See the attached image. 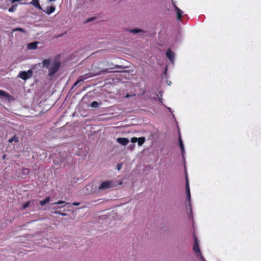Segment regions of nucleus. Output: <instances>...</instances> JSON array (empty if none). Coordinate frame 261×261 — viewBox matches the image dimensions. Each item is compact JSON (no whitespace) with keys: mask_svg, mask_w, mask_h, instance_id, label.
<instances>
[{"mask_svg":"<svg viewBox=\"0 0 261 261\" xmlns=\"http://www.w3.org/2000/svg\"><path fill=\"white\" fill-rule=\"evenodd\" d=\"M116 186L117 184L114 180H106L101 183L99 186L98 190L99 191H105L114 188Z\"/></svg>","mask_w":261,"mask_h":261,"instance_id":"nucleus-1","label":"nucleus"},{"mask_svg":"<svg viewBox=\"0 0 261 261\" xmlns=\"http://www.w3.org/2000/svg\"><path fill=\"white\" fill-rule=\"evenodd\" d=\"M60 66L61 63L59 61H54L51 66L48 68V76H51L55 74L59 70Z\"/></svg>","mask_w":261,"mask_h":261,"instance_id":"nucleus-2","label":"nucleus"},{"mask_svg":"<svg viewBox=\"0 0 261 261\" xmlns=\"http://www.w3.org/2000/svg\"><path fill=\"white\" fill-rule=\"evenodd\" d=\"M33 75V71L29 69L27 71H21L19 73L18 76L23 80H27L31 78Z\"/></svg>","mask_w":261,"mask_h":261,"instance_id":"nucleus-3","label":"nucleus"},{"mask_svg":"<svg viewBox=\"0 0 261 261\" xmlns=\"http://www.w3.org/2000/svg\"><path fill=\"white\" fill-rule=\"evenodd\" d=\"M193 250L195 254L198 259H200L201 261H206V260L204 259V258L202 255L199 246H193Z\"/></svg>","mask_w":261,"mask_h":261,"instance_id":"nucleus-4","label":"nucleus"},{"mask_svg":"<svg viewBox=\"0 0 261 261\" xmlns=\"http://www.w3.org/2000/svg\"><path fill=\"white\" fill-rule=\"evenodd\" d=\"M145 141V138L144 137H140L138 138L136 137H133L131 139V142L133 143H136L138 142V144L139 146H142Z\"/></svg>","mask_w":261,"mask_h":261,"instance_id":"nucleus-5","label":"nucleus"},{"mask_svg":"<svg viewBox=\"0 0 261 261\" xmlns=\"http://www.w3.org/2000/svg\"><path fill=\"white\" fill-rule=\"evenodd\" d=\"M173 6L175 10L177 12V20H181L182 15V11L175 5V3L172 1Z\"/></svg>","mask_w":261,"mask_h":261,"instance_id":"nucleus-6","label":"nucleus"},{"mask_svg":"<svg viewBox=\"0 0 261 261\" xmlns=\"http://www.w3.org/2000/svg\"><path fill=\"white\" fill-rule=\"evenodd\" d=\"M56 10V7L54 5H51L50 7H46L45 10H42L46 14L50 15L55 12Z\"/></svg>","mask_w":261,"mask_h":261,"instance_id":"nucleus-7","label":"nucleus"},{"mask_svg":"<svg viewBox=\"0 0 261 261\" xmlns=\"http://www.w3.org/2000/svg\"><path fill=\"white\" fill-rule=\"evenodd\" d=\"M166 55L170 62H173L174 60V54L170 49H168L167 50Z\"/></svg>","mask_w":261,"mask_h":261,"instance_id":"nucleus-8","label":"nucleus"},{"mask_svg":"<svg viewBox=\"0 0 261 261\" xmlns=\"http://www.w3.org/2000/svg\"><path fill=\"white\" fill-rule=\"evenodd\" d=\"M186 190L187 192V198L189 201L190 205V201H191V193H190V186H189V183L188 180V179L187 178L186 180Z\"/></svg>","mask_w":261,"mask_h":261,"instance_id":"nucleus-9","label":"nucleus"},{"mask_svg":"<svg viewBox=\"0 0 261 261\" xmlns=\"http://www.w3.org/2000/svg\"><path fill=\"white\" fill-rule=\"evenodd\" d=\"M87 74H85L84 76H81L79 77L78 80L76 81V82L74 84V85L72 87V89H73L78 84L81 82H83L85 80L87 79L88 77H90L91 76H86Z\"/></svg>","mask_w":261,"mask_h":261,"instance_id":"nucleus-10","label":"nucleus"},{"mask_svg":"<svg viewBox=\"0 0 261 261\" xmlns=\"http://www.w3.org/2000/svg\"><path fill=\"white\" fill-rule=\"evenodd\" d=\"M117 142L122 145H126L129 142V140L126 138H118Z\"/></svg>","mask_w":261,"mask_h":261,"instance_id":"nucleus-11","label":"nucleus"},{"mask_svg":"<svg viewBox=\"0 0 261 261\" xmlns=\"http://www.w3.org/2000/svg\"><path fill=\"white\" fill-rule=\"evenodd\" d=\"M114 68H113V67H109V68L107 67L106 68L100 69V70H99L98 72H96L94 74V75H100V74H101L102 73H106L111 72V71H109V69H114Z\"/></svg>","mask_w":261,"mask_h":261,"instance_id":"nucleus-12","label":"nucleus"},{"mask_svg":"<svg viewBox=\"0 0 261 261\" xmlns=\"http://www.w3.org/2000/svg\"><path fill=\"white\" fill-rule=\"evenodd\" d=\"M29 4L33 5L38 10H42V8L39 4V0H32L31 2L29 3Z\"/></svg>","mask_w":261,"mask_h":261,"instance_id":"nucleus-13","label":"nucleus"},{"mask_svg":"<svg viewBox=\"0 0 261 261\" xmlns=\"http://www.w3.org/2000/svg\"><path fill=\"white\" fill-rule=\"evenodd\" d=\"M0 97L5 98L7 100H10L11 96L7 92L0 90Z\"/></svg>","mask_w":261,"mask_h":261,"instance_id":"nucleus-14","label":"nucleus"},{"mask_svg":"<svg viewBox=\"0 0 261 261\" xmlns=\"http://www.w3.org/2000/svg\"><path fill=\"white\" fill-rule=\"evenodd\" d=\"M51 60L50 59H45L42 61V65L43 67L48 68L50 65Z\"/></svg>","mask_w":261,"mask_h":261,"instance_id":"nucleus-15","label":"nucleus"},{"mask_svg":"<svg viewBox=\"0 0 261 261\" xmlns=\"http://www.w3.org/2000/svg\"><path fill=\"white\" fill-rule=\"evenodd\" d=\"M28 48L31 49H35L37 48V43L33 42L28 44Z\"/></svg>","mask_w":261,"mask_h":261,"instance_id":"nucleus-16","label":"nucleus"},{"mask_svg":"<svg viewBox=\"0 0 261 261\" xmlns=\"http://www.w3.org/2000/svg\"><path fill=\"white\" fill-rule=\"evenodd\" d=\"M13 141H14L15 143H18L19 142L18 138L16 136V135H14L13 137L10 138L8 141L9 143H12Z\"/></svg>","mask_w":261,"mask_h":261,"instance_id":"nucleus-17","label":"nucleus"},{"mask_svg":"<svg viewBox=\"0 0 261 261\" xmlns=\"http://www.w3.org/2000/svg\"><path fill=\"white\" fill-rule=\"evenodd\" d=\"M50 200V197H47L44 200L40 201V204L42 206L44 205L46 203H48Z\"/></svg>","mask_w":261,"mask_h":261,"instance_id":"nucleus-18","label":"nucleus"},{"mask_svg":"<svg viewBox=\"0 0 261 261\" xmlns=\"http://www.w3.org/2000/svg\"><path fill=\"white\" fill-rule=\"evenodd\" d=\"M193 238H194V240L193 245H199L200 241L198 240L197 237L196 236L194 232V234H193Z\"/></svg>","mask_w":261,"mask_h":261,"instance_id":"nucleus-19","label":"nucleus"},{"mask_svg":"<svg viewBox=\"0 0 261 261\" xmlns=\"http://www.w3.org/2000/svg\"><path fill=\"white\" fill-rule=\"evenodd\" d=\"M130 32L136 34V33L141 32V30L138 29H132V30H130Z\"/></svg>","mask_w":261,"mask_h":261,"instance_id":"nucleus-20","label":"nucleus"},{"mask_svg":"<svg viewBox=\"0 0 261 261\" xmlns=\"http://www.w3.org/2000/svg\"><path fill=\"white\" fill-rule=\"evenodd\" d=\"M63 203H66V204H69V203H66L65 202V201H62V200H59L58 201V202H55L53 204H63Z\"/></svg>","mask_w":261,"mask_h":261,"instance_id":"nucleus-21","label":"nucleus"},{"mask_svg":"<svg viewBox=\"0 0 261 261\" xmlns=\"http://www.w3.org/2000/svg\"><path fill=\"white\" fill-rule=\"evenodd\" d=\"M30 204V201L27 202L23 205V209H25L28 207Z\"/></svg>","mask_w":261,"mask_h":261,"instance_id":"nucleus-22","label":"nucleus"},{"mask_svg":"<svg viewBox=\"0 0 261 261\" xmlns=\"http://www.w3.org/2000/svg\"><path fill=\"white\" fill-rule=\"evenodd\" d=\"M20 31V32H24V30L23 29L21 28H16L14 30V31Z\"/></svg>","mask_w":261,"mask_h":261,"instance_id":"nucleus-23","label":"nucleus"},{"mask_svg":"<svg viewBox=\"0 0 261 261\" xmlns=\"http://www.w3.org/2000/svg\"><path fill=\"white\" fill-rule=\"evenodd\" d=\"M91 106L93 107H96L98 106V103L96 101H93L92 102Z\"/></svg>","mask_w":261,"mask_h":261,"instance_id":"nucleus-24","label":"nucleus"},{"mask_svg":"<svg viewBox=\"0 0 261 261\" xmlns=\"http://www.w3.org/2000/svg\"><path fill=\"white\" fill-rule=\"evenodd\" d=\"M99 64L100 65L102 64V65H104V66H106L107 67V65L108 64V63L106 61H103V62H100L99 63Z\"/></svg>","mask_w":261,"mask_h":261,"instance_id":"nucleus-25","label":"nucleus"},{"mask_svg":"<svg viewBox=\"0 0 261 261\" xmlns=\"http://www.w3.org/2000/svg\"><path fill=\"white\" fill-rule=\"evenodd\" d=\"M117 168L118 170H120L122 168V165L121 164H118L117 165Z\"/></svg>","mask_w":261,"mask_h":261,"instance_id":"nucleus-26","label":"nucleus"},{"mask_svg":"<svg viewBox=\"0 0 261 261\" xmlns=\"http://www.w3.org/2000/svg\"><path fill=\"white\" fill-rule=\"evenodd\" d=\"M80 204V202H74L73 203H72V205H74V206H78Z\"/></svg>","mask_w":261,"mask_h":261,"instance_id":"nucleus-27","label":"nucleus"},{"mask_svg":"<svg viewBox=\"0 0 261 261\" xmlns=\"http://www.w3.org/2000/svg\"><path fill=\"white\" fill-rule=\"evenodd\" d=\"M182 144H183V142H182V140L181 139L180 137H179V145H181Z\"/></svg>","mask_w":261,"mask_h":261,"instance_id":"nucleus-28","label":"nucleus"},{"mask_svg":"<svg viewBox=\"0 0 261 261\" xmlns=\"http://www.w3.org/2000/svg\"><path fill=\"white\" fill-rule=\"evenodd\" d=\"M179 146H180V149H181V151L182 152L184 151V144H182L181 145H180Z\"/></svg>","mask_w":261,"mask_h":261,"instance_id":"nucleus-29","label":"nucleus"},{"mask_svg":"<svg viewBox=\"0 0 261 261\" xmlns=\"http://www.w3.org/2000/svg\"><path fill=\"white\" fill-rule=\"evenodd\" d=\"M14 9L13 7H11V8L9 9V12H13V11H14Z\"/></svg>","mask_w":261,"mask_h":261,"instance_id":"nucleus-30","label":"nucleus"},{"mask_svg":"<svg viewBox=\"0 0 261 261\" xmlns=\"http://www.w3.org/2000/svg\"><path fill=\"white\" fill-rule=\"evenodd\" d=\"M93 18H89L87 21L86 22H89L90 21H91L92 20H93Z\"/></svg>","mask_w":261,"mask_h":261,"instance_id":"nucleus-31","label":"nucleus"},{"mask_svg":"<svg viewBox=\"0 0 261 261\" xmlns=\"http://www.w3.org/2000/svg\"><path fill=\"white\" fill-rule=\"evenodd\" d=\"M20 0H12L13 2H19Z\"/></svg>","mask_w":261,"mask_h":261,"instance_id":"nucleus-32","label":"nucleus"},{"mask_svg":"<svg viewBox=\"0 0 261 261\" xmlns=\"http://www.w3.org/2000/svg\"><path fill=\"white\" fill-rule=\"evenodd\" d=\"M159 100L162 102V98L161 97H159Z\"/></svg>","mask_w":261,"mask_h":261,"instance_id":"nucleus-33","label":"nucleus"},{"mask_svg":"<svg viewBox=\"0 0 261 261\" xmlns=\"http://www.w3.org/2000/svg\"><path fill=\"white\" fill-rule=\"evenodd\" d=\"M48 1L49 2H54V1H55L56 0H48Z\"/></svg>","mask_w":261,"mask_h":261,"instance_id":"nucleus-34","label":"nucleus"},{"mask_svg":"<svg viewBox=\"0 0 261 261\" xmlns=\"http://www.w3.org/2000/svg\"><path fill=\"white\" fill-rule=\"evenodd\" d=\"M24 170L27 171L28 172L29 171V170L27 168H24Z\"/></svg>","mask_w":261,"mask_h":261,"instance_id":"nucleus-35","label":"nucleus"},{"mask_svg":"<svg viewBox=\"0 0 261 261\" xmlns=\"http://www.w3.org/2000/svg\"><path fill=\"white\" fill-rule=\"evenodd\" d=\"M118 67H119V66H117L115 68H118Z\"/></svg>","mask_w":261,"mask_h":261,"instance_id":"nucleus-36","label":"nucleus"},{"mask_svg":"<svg viewBox=\"0 0 261 261\" xmlns=\"http://www.w3.org/2000/svg\"><path fill=\"white\" fill-rule=\"evenodd\" d=\"M62 216H65V214H64H64H62Z\"/></svg>","mask_w":261,"mask_h":261,"instance_id":"nucleus-37","label":"nucleus"},{"mask_svg":"<svg viewBox=\"0 0 261 261\" xmlns=\"http://www.w3.org/2000/svg\"><path fill=\"white\" fill-rule=\"evenodd\" d=\"M5 156H6V155H4L3 156V158H4H4H5Z\"/></svg>","mask_w":261,"mask_h":261,"instance_id":"nucleus-38","label":"nucleus"}]
</instances>
